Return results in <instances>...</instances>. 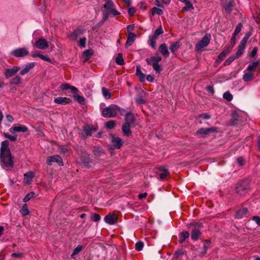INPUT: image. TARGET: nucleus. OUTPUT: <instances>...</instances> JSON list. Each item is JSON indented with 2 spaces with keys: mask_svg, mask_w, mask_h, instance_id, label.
Wrapping results in <instances>:
<instances>
[{
  "mask_svg": "<svg viewBox=\"0 0 260 260\" xmlns=\"http://www.w3.org/2000/svg\"><path fill=\"white\" fill-rule=\"evenodd\" d=\"M238 163L241 166H244L245 164V160L242 157H239L237 158Z\"/></svg>",
  "mask_w": 260,
  "mask_h": 260,
  "instance_id": "nucleus-61",
  "label": "nucleus"
},
{
  "mask_svg": "<svg viewBox=\"0 0 260 260\" xmlns=\"http://www.w3.org/2000/svg\"><path fill=\"white\" fill-rule=\"evenodd\" d=\"M206 90L209 92H210V93H211L212 94H213L214 93V88L212 86H211V85H208L206 87Z\"/></svg>",
  "mask_w": 260,
  "mask_h": 260,
  "instance_id": "nucleus-63",
  "label": "nucleus"
},
{
  "mask_svg": "<svg viewBox=\"0 0 260 260\" xmlns=\"http://www.w3.org/2000/svg\"><path fill=\"white\" fill-rule=\"evenodd\" d=\"M136 119L131 112H128L125 114L124 122L122 124L121 129L124 136H129L132 135L131 128L137 125Z\"/></svg>",
  "mask_w": 260,
  "mask_h": 260,
  "instance_id": "nucleus-2",
  "label": "nucleus"
},
{
  "mask_svg": "<svg viewBox=\"0 0 260 260\" xmlns=\"http://www.w3.org/2000/svg\"><path fill=\"white\" fill-rule=\"evenodd\" d=\"M3 135L6 138L10 139L11 141H15L17 139V135L11 136L7 133H4Z\"/></svg>",
  "mask_w": 260,
  "mask_h": 260,
  "instance_id": "nucleus-49",
  "label": "nucleus"
},
{
  "mask_svg": "<svg viewBox=\"0 0 260 260\" xmlns=\"http://www.w3.org/2000/svg\"><path fill=\"white\" fill-rule=\"evenodd\" d=\"M161 60L162 57L158 54L151 56L150 58H147L145 59L147 64L152 66L154 70L157 73L162 70V68L158 63Z\"/></svg>",
  "mask_w": 260,
  "mask_h": 260,
  "instance_id": "nucleus-4",
  "label": "nucleus"
},
{
  "mask_svg": "<svg viewBox=\"0 0 260 260\" xmlns=\"http://www.w3.org/2000/svg\"><path fill=\"white\" fill-rule=\"evenodd\" d=\"M20 67L18 66H14L11 69H6L4 71V75L6 78L9 79L13 76L20 70Z\"/></svg>",
  "mask_w": 260,
  "mask_h": 260,
  "instance_id": "nucleus-14",
  "label": "nucleus"
},
{
  "mask_svg": "<svg viewBox=\"0 0 260 260\" xmlns=\"http://www.w3.org/2000/svg\"><path fill=\"white\" fill-rule=\"evenodd\" d=\"M20 212L21 213L22 216H25L29 214V211L27 208V205L26 204L23 205L22 208L20 210Z\"/></svg>",
  "mask_w": 260,
  "mask_h": 260,
  "instance_id": "nucleus-38",
  "label": "nucleus"
},
{
  "mask_svg": "<svg viewBox=\"0 0 260 260\" xmlns=\"http://www.w3.org/2000/svg\"><path fill=\"white\" fill-rule=\"evenodd\" d=\"M155 40V39L151 38L150 37H149L148 44L154 49H156Z\"/></svg>",
  "mask_w": 260,
  "mask_h": 260,
  "instance_id": "nucleus-51",
  "label": "nucleus"
},
{
  "mask_svg": "<svg viewBox=\"0 0 260 260\" xmlns=\"http://www.w3.org/2000/svg\"><path fill=\"white\" fill-rule=\"evenodd\" d=\"M28 130V128L24 125L21 124H15L10 129V132L12 131L15 132H23L25 133L27 132Z\"/></svg>",
  "mask_w": 260,
  "mask_h": 260,
  "instance_id": "nucleus-18",
  "label": "nucleus"
},
{
  "mask_svg": "<svg viewBox=\"0 0 260 260\" xmlns=\"http://www.w3.org/2000/svg\"><path fill=\"white\" fill-rule=\"evenodd\" d=\"M83 246L82 245H78L73 250V252L71 255V257L73 258H75V256L81 251L82 250Z\"/></svg>",
  "mask_w": 260,
  "mask_h": 260,
  "instance_id": "nucleus-42",
  "label": "nucleus"
},
{
  "mask_svg": "<svg viewBox=\"0 0 260 260\" xmlns=\"http://www.w3.org/2000/svg\"><path fill=\"white\" fill-rule=\"evenodd\" d=\"M253 77L254 74L250 71H248V72L243 75V79L244 81L248 82L252 80L253 78Z\"/></svg>",
  "mask_w": 260,
  "mask_h": 260,
  "instance_id": "nucleus-34",
  "label": "nucleus"
},
{
  "mask_svg": "<svg viewBox=\"0 0 260 260\" xmlns=\"http://www.w3.org/2000/svg\"><path fill=\"white\" fill-rule=\"evenodd\" d=\"M104 220L107 223L113 225L117 223V218L114 214L110 213L104 217Z\"/></svg>",
  "mask_w": 260,
  "mask_h": 260,
  "instance_id": "nucleus-16",
  "label": "nucleus"
},
{
  "mask_svg": "<svg viewBox=\"0 0 260 260\" xmlns=\"http://www.w3.org/2000/svg\"><path fill=\"white\" fill-rule=\"evenodd\" d=\"M202 233L200 230L197 228H194L191 232V238L193 241H197L200 236Z\"/></svg>",
  "mask_w": 260,
  "mask_h": 260,
  "instance_id": "nucleus-21",
  "label": "nucleus"
},
{
  "mask_svg": "<svg viewBox=\"0 0 260 260\" xmlns=\"http://www.w3.org/2000/svg\"><path fill=\"white\" fill-rule=\"evenodd\" d=\"M111 143L112 149H119L121 148L123 144L122 139L118 137H116L113 134L111 135Z\"/></svg>",
  "mask_w": 260,
  "mask_h": 260,
  "instance_id": "nucleus-13",
  "label": "nucleus"
},
{
  "mask_svg": "<svg viewBox=\"0 0 260 260\" xmlns=\"http://www.w3.org/2000/svg\"><path fill=\"white\" fill-rule=\"evenodd\" d=\"M151 13L152 15H154L155 14L158 15H161L162 14H163L162 10L156 7H153L152 8Z\"/></svg>",
  "mask_w": 260,
  "mask_h": 260,
  "instance_id": "nucleus-43",
  "label": "nucleus"
},
{
  "mask_svg": "<svg viewBox=\"0 0 260 260\" xmlns=\"http://www.w3.org/2000/svg\"><path fill=\"white\" fill-rule=\"evenodd\" d=\"M158 50L166 58L169 56L170 53L165 43L161 44L158 48Z\"/></svg>",
  "mask_w": 260,
  "mask_h": 260,
  "instance_id": "nucleus-22",
  "label": "nucleus"
},
{
  "mask_svg": "<svg viewBox=\"0 0 260 260\" xmlns=\"http://www.w3.org/2000/svg\"><path fill=\"white\" fill-rule=\"evenodd\" d=\"M248 212V209L246 208H243L238 210L236 213V217L237 218H242L244 217Z\"/></svg>",
  "mask_w": 260,
  "mask_h": 260,
  "instance_id": "nucleus-29",
  "label": "nucleus"
},
{
  "mask_svg": "<svg viewBox=\"0 0 260 260\" xmlns=\"http://www.w3.org/2000/svg\"><path fill=\"white\" fill-rule=\"evenodd\" d=\"M136 35L133 32H129L126 42L125 44V47L126 48L128 47L129 46H131L134 41L136 37Z\"/></svg>",
  "mask_w": 260,
  "mask_h": 260,
  "instance_id": "nucleus-25",
  "label": "nucleus"
},
{
  "mask_svg": "<svg viewBox=\"0 0 260 260\" xmlns=\"http://www.w3.org/2000/svg\"><path fill=\"white\" fill-rule=\"evenodd\" d=\"M136 75L138 77L140 82H144L145 81L146 76L142 72L140 66H137L136 67Z\"/></svg>",
  "mask_w": 260,
  "mask_h": 260,
  "instance_id": "nucleus-26",
  "label": "nucleus"
},
{
  "mask_svg": "<svg viewBox=\"0 0 260 260\" xmlns=\"http://www.w3.org/2000/svg\"><path fill=\"white\" fill-rule=\"evenodd\" d=\"M242 26L243 25L242 23L238 24L233 33L234 36H237L241 31Z\"/></svg>",
  "mask_w": 260,
  "mask_h": 260,
  "instance_id": "nucleus-53",
  "label": "nucleus"
},
{
  "mask_svg": "<svg viewBox=\"0 0 260 260\" xmlns=\"http://www.w3.org/2000/svg\"><path fill=\"white\" fill-rule=\"evenodd\" d=\"M119 109V107L115 105H111L104 108L102 113L104 117L111 118L116 116Z\"/></svg>",
  "mask_w": 260,
  "mask_h": 260,
  "instance_id": "nucleus-5",
  "label": "nucleus"
},
{
  "mask_svg": "<svg viewBox=\"0 0 260 260\" xmlns=\"http://www.w3.org/2000/svg\"><path fill=\"white\" fill-rule=\"evenodd\" d=\"M110 14H111L110 12H109V11H105V12H103V21H106L108 20V18H109V15Z\"/></svg>",
  "mask_w": 260,
  "mask_h": 260,
  "instance_id": "nucleus-59",
  "label": "nucleus"
},
{
  "mask_svg": "<svg viewBox=\"0 0 260 260\" xmlns=\"http://www.w3.org/2000/svg\"><path fill=\"white\" fill-rule=\"evenodd\" d=\"M35 67V63L34 62H30L29 63H27L25 66V67L23 70H22L20 74L21 75H24L27 73L29 72V71Z\"/></svg>",
  "mask_w": 260,
  "mask_h": 260,
  "instance_id": "nucleus-28",
  "label": "nucleus"
},
{
  "mask_svg": "<svg viewBox=\"0 0 260 260\" xmlns=\"http://www.w3.org/2000/svg\"><path fill=\"white\" fill-rule=\"evenodd\" d=\"M24 180L27 183H29L31 181V180L34 177V173L32 172H29L24 174Z\"/></svg>",
  "mask_w": 260,
  "mask_h": 260,
  "instance_id": "nucleus-40",
  "label": "nucleus"
},
{
  "mask_svg": "<svg viewBox=\"0 0 260 260\" xmlns=\"http://www.w3.org/2000/svg\"><path fill=\"white\" fill-rule=\"evenodd\" d=\"M36 46L40 49H45L48 47V42L44 39H39L36 42Z\"/></svg>",
  "mask_w": 260,
  "mask_h": 260,
  "instance_id": "nucleus-17",
  "label": "nucleus"
},
{
  "mask_svg": "<svg viewBox=\"0 0 260 260\" xmlns=\"http://www.w3.org/2000/svg\"><path fill=\"white\" fill-rule=\"evenodd\" d=\"M184 3H185V6L183 8V10H191L193 9V7L190 2L187 0L186 2Z\"/></svg>",
  "mask_w": 260,
  "mask_h": 260,
  "instance_id": "nucleus-47",
  "label": "nucleus"
},
{
  "mask_svg": "<svg viewBox=\"0 0 260 260\" xmlns=\"http://www.w3.org/2000/svg\"><path fill=\"white\" fill-rule=\"evenodd\" d=\"M0 158L2 165L4 167H13V161L12 159L11 153L7 151L2 155L0 154Z\"/></svg>",
  "mask_w": 260,
  "mask_h": 260,
  "instance_id": "nucleus-6",
  "label": "nucleus"
},
{
  "mask_svg": "<svg viewBox=\"0 0 260 260\" xmlns=\"http://www.w3.org/2000/svg\"><path fill=\"white\" fill-rule=\"evenodd\" d=\"M248 71L252 72L257 71L260 72V61L257 60L253 61L251 64H249L247 68Z\"/></svg>",
  "mask_w": 260,
  "mask_h": 260,
  "instance_id": "nucleus-19",
  "label": "nucleus"
},
{
  "mask_svg": "<svg viewBox=\"0 0 260 260\" xmlns=\"http://www.w3.org/2000/svg\"><path fill=\"white\" fill-rule=\"evenodd\" d=\"M204 245L202 250L199 253V256L201 257H203L207 253L208 248L211 247V241L210 240H205L203 241Z\"/></svg>",
  "mask_w": 260,
  "mask_h": 260,
  "instance_id": "nucleus-15",
  "label": "nucleus"
},
{
  "mask_svg": "<svg viewBox=\"0 0 260 260\" xmlns=\"http://www.w3.org/2000/svg\"><path fill=\"white\" fill-rule=\"evenodd\" d=\"M225 11L228 13L230 14L232 11V5L231 3L228 4L225 7Z\"/></svg>",
  "mask_w": 260,
  "mask_h": 260,
  "instance_id": "nucleus-58",
  "label": "nucleus"
},
{
  "mask_svg": "<svg viewBox=\"0 0 260 260\" xmlns=\"http://www.w3.org/2000/svg\"><path fill=\"white\" fill-rule=\"evenodd\" d=\"M211 39V35L210 34H206L200 41L195 46L196 50L197 51H199L201 50L202 48L206 47L210 43V41Z\"/></svg>",
  "mask_w": 260,
  "mask_h": 260,
  "instance_id": "nucleus-9",
  "label": "nucleus"
},
{
  "mask_svg": "<svg viewBox=\"0 0 260 260\" xmlns=\"http://www.w3.org/2000/svg\"><path fill=\"white\" fill-rule=\"evenodd\" d=\"M7 151L11 152L9 148V142L7 140H5L3 141L1 143L0 154L3 155V153H6Z\"/></svg>",
  "mask_w": 260,
  "mask_h": 260,
  "instance_id": "nucleus-24",
  "label": "nucleus"
},
{
  "mask_svg": "<svg viewBox=\"0 0 260 260\" xmlns=\"http://www.w3.org/2000/svg\"><path fill=\"white\" fill-rule=\"evenodd\" d=\"M35 195V193L34 192H30L28 193L26 196L23 198V201L24 202H27L29 201Z\"/></svg>",
  "mask_w": 260,
  "mask_h": 260,
  "instance_id": "nucleus-50",
  "label": "nucleus"
},
{
  "mask_svg": "<svg viewBox=\"0 0 260 260\" xmlns=\"http://www.w3.org/2000/svg\"><path fill=\"white\" fill-rule=\"evenodd\" d=\"M217 131V128L216 127L201 128L197 131L196 135L200 138H205L209 134L216 132Z\"/></svg>",
  "mask_w": 260,
  "mask_h": 260,
  "instance_id": "nucleus-8",
  "label": "nucleus"
},
{
  "mask_svg": "<svg viewBox=\"0 0 260 260\" xmlns=\"http://www.w3.org/2000/svg\"><path fill=\"white\" fill-rule=\"evenodd\" d=\"M144 247V243L141 241L137 242L135 244V249L138 251H141L142 250Z\"/></svg>",
  "mask_w": 260,
  "mask_h": 260,
  "instance_id": "nucleus-55",
  "label": "nucleus"
},
{
  "mask_svg": "<svg viewBox=\"0 0 260 260\" xmlns=\"http://www.w3.org/2000/svg\"><path fill=\"white\" fill-rule=\"evenodd\" d=\"M170 173L169 171L162 172L158 173V175L159 176V178L160 179L162 180L166 178L167 176H170Z\"/></svg>",
  "mask_w": 260,
  "mask_h": 260,
  "instance_id": "nucleus-52",
  "label": "nucleus"
},
{
  "mask_svg": "<svg viewBox=\"0 0 260 260\" xmlns=\"http://www.w3.org/2000/svg\"><path fill=\"white\" fill-rule=\"evenodd\" d=\"M188 226H194V228H197L200 229L203 227V223L199 222H192L188 224Z\"/></svg>",
  "mask_w": 260,
  "mask_h": 260,
  "instance_id": "nucleus-48",
  "label": "nucleus"
},
{
  "mask_svg": "<svg viewBox=\"0 0 260 260\" xmlns=\"http://www.w3.org/2000/svg\"><path fill=\"white\" fill-rule=\"evenodd\" d=\"M189 236V233L187 231H184L181 232L179 235V242L181 244L185 240L188 238Z\"/></svg>",
  "mask_w": 260,
  "mask_h": 260,
  "instance_id": "nucleus-33",
  "label": "nucleus"
},
{
  "mask_svg": "<svg viewBox=\"0 0 260 260\" xmlns=\"http://www.w3.org/2000/svg\"><path fill=\"white\" fill-rule=\"evenodd\" d=\"M53 162L57 163L59 166H63L62 159L58 155L49 156L47 158L46 163L48 166H52Z\"/></svg>",
  "mask_w": 260,
  "mask_h": 260,
  "instance_id": "nucleus-11",
  "label": "nucleus"
},
{
  "mask_svg": "<svg viewBox=\"0 0 260 260\" xmlns=\"http://www.w3.org/2000/svg\"><path fill=\"white\" fill-rule=\"evenodd\" d=\"M136 12V9L134 7L129 8L128 9V13L130 16H133Z\"/></svg>",
  "mask_w": 260,
  "mask_h": 260,
  "instance_id": "nucleus-64",
  "label": "nucleus"
},
{
  "mask_svg": "<svg viewBox=\"0 0 260 260\" xmlns=\"http://www.w3.org/2000/svg\"><path fill=\"white\" fill-rule=\"evenodd\" d=\"M60 89L61 90H66L67 89H71L73 94H76L78 92V89L73 86L70 85L68 83L62 84L60 86Z\"/></svg>",
  "mask_w": 260,
  "mask_h": 260,
  "instance_id": "nucleus-27",
  "label": "nucleus"
},
{
  "mask_svg": "<svg viewBox=\"0 0 260 260\" xmlns=\"http://www.w3.org/2000/svg\"><path fill=\"white\" fill-rule=\"evenodd\" d=\"M180 46V42L179 41L172 43L170 46V50L171 52L174 54L178 50Z\"/></svg>",
  "mask_w": 260,
  "mask_h": 260,
  "instance_id": "nucleus-31",
  "label": "nucleus"
},
{
  "mask_svg": "<svg viewBox=\"0 0 260 260\" xmlns=\"http://www.w3.org/2000/svg\"><path fill=\"white\" fill-rule=\"evenodd\" d=\"M74 98L75 101L78 102L79 104L81 105H84L85 104V98L81 95H79L76 94H74Z\"/></svg>",
  "mask_w": 260,
  "mask_h": 260,
  "instance_id": "nucleus-37",
  "label": "nucleus"
},
{
  "mask_svg": "<svg viewBox=\"0 0 260 260\" xmlns=\"http://www.w3.org/2000/svg\"><path fill=\"white\" fill-rule=\"evenodd\" d=\"M104 7L106 11L110 12L113 16H115L120 14L115 9L114 4L112 0H105Z\"/></svg>",
  "mask_w": 260,
  "mask_h": 260,
  "instance_id": "nucleus-10",
  "label": "nucleus"
},
{
  "mask_svg": "<svg viewBox=\"0 0 260 260\" xmlns=\"http://www.w3.org/2000/svg\"><path fill=\"white\" fill-rule=\"evenodd\" d=\"M21 80L22 78L20 76L17 75L10 80L9 83L11 85H18L20 83Z\"/></svg>",
  "mask_w": 260,
  "mask_h": 260,
  "instance_id": "nucleus-32",
  "label": "nucleus"
},
{
  "mask_svg": "<svg viewBox=\"0 0 260 260\" xmlns=\"http://www.w3.org/2000/svg\"><path fill=\"white\" fill-rule=\"evenodd\" d=\"M184 251L181 249L175 251L174 253V257L176 258H178L180 256L184 254Z\"/></svg>",
  "mask_w": 260,
  "mask_h": 260,
  "instance_id": "nucleus-57",
  "label": "nucleus"
},
{
  "mask_svg": "<svg viewBox=\"0 0 260 260\" xmlns=\"http://www.w3.org/2000/svg\"><path fill=\"white\" fill-rule=\"evenodd\" d=\"M146 93L142 91L140 96H138L136 98V103L137 105H144L146 103V100L144 99L145 98Z\"/></svg>",
  "mask_w": 260,
  "mask_h": 260,
  "instance_id": "nucleus-30",
  "label": "nucleus"
},
{
  "mask_svg": "<svg viewBox=\"0 0 260 260\" xmlns=\"http://www.w3.org/2000/svg\"><path fill=\"white\" fill-rule=\"evenodd\" d=\"M81 164L84 167L90 168L93 165V161L90 157V155L86 152H82L80 155Z\"/></svg>",
  "mask_w": 260,
  "mask_h": 260,
  "instance_id": "nucleus-7",
  "label": "nucleus"
},
{
  "mask_svg": "<svg viewBox=\"0 0 260 260\" xmlns=\"http://www.w3.org/2000/svg\"><path fill=\"white\" fill-rule=\"evenodd\" d=\"M54 102L56 104L66 105L71 102V100L66 97H58L54 99Z\"/></svg>",
  "mask_w": 260,
  "mask_h": 260,
  "instance_id": "nucleus-20",
  "label": "nucleus"
},
{
  "mask_svg": "<svg viewBox=\"0 0 260 260\" xmlns=\"http://www.w3.org/2000/svg\"><path fill=\"white\" fill-rule=\"evenodd\" d=\"M251 35L252 33L250 31L247 32L246 34L238 47V50L236 53L229 57L224 62V65L225 66L230 65L235 59L239 58L243 54L246 43Z\"/></svg>",
  "mask_w": 260,
  "mask_h": 260,
  "instance_id": "nucleus-1",
  "label": "nucleus"
},
{
  "mask_svg": "<svg viewBox=\"0 0 260 260\" xmlns=\"http://www.w3.org/2000/svg\"><path fill=\"white\" fill-rule=\"evenodd\" d=\"M116 125V122L114 120H109L107 121L105 124V127L107 129H112Z\"/></svg>",
  "mask_w": 260,
  "mask_h": 260,
  "instance_id": "nucleus-41",
  "label": "nucleus"
},
{
  "mask_svg": "<svg viewBox=\"0 0 260 260\" xmlns=\"http://www.w3.org/2000/svg\"><path fill=\"white\" fill-rule=\"evenodd\" d=\"M92 55V50L87 49L85 50L83 52V56L86 58L87 59H88L91 57V56Z\"/></svg>",
  "mask_w": 260,
  "mask_h": 260,
  "instance_id": "nucleus-54",
  "label": "nucleus"
},
{
  "mask_svg": "<svg viewBox=\"0 0 260 260\" xmlns=\"http://www.w3.org/2000/svg\"><path fill=\"white\" fill-rule=\"evenodd\" d=\"M236 192L240 196H244L250 190V182L247 179H242L238 182L235 186Z\"/></svg>",
  "mask_w": 260,
  "mask_h": 260,
  "instance_id": "nucleus-3",
  "label": "nucleus"
},
{
  "mask_svg": "<svg viewBox=\"0 0 260 260\" xmlns=\"http://www.w3.org/2000/svg\"><path fill=\"white\" fill-rule=\"evenodd\" d=\"M229 52V51L228 49L224 50L218 55V59L220 61L222 60Z\"/></svg>",
  "mask_w": 260,
  "mask_h": 260,
  "instance_id": "nucleus-46",
  "label": "nucleus"
},
{
  "mask_svg": "<svg viewBox=\"0 0 260 260\" xmlns=\"http://www.w3.org/2000/svg\"><path fill=\"white\" fill-rule=\"evenodd\" d=\"M223 98L228 102H230L233 100V95L229 91H226L223 94Z\"/></svg>",
  "mask_w": 260,
  "mask_h": 260,
  "instance_id": "nucleus-45",
  "label": "nucleus"
},
{
  "mask_svg": "<svg viewBox=\"0 0 260 260\" xmlns=\"http://www.w3.org/2000/svg\"><path fill=\"white\" fill-rule=\"evenodd\" d=\"M83 32V31L81 29H76L70 35V37L72 39H76L79 36L82 35Z\"/></svg>",
  "mask_w": 260,
  "mask_h": 260,
  "instance_id": "nucleus-36",
  "label": "nucleus"
},
{
  "mask_svg": "<svg viewBox=\"0 0 260 260\" xmlns=\"http://www.w3.org/2000/svg\"><path fill=\"white\" fill-rule=\"evenodd\" d=\"M92 219L94 221L97 222L100 221L101 219V216L99 214L94 213L92 216Z\"/></svg>",
  "mask_w": 260,
  "mask_h": 260,
  "instance_id": "nucleus-60",
  "label": "nucleus"
},
{
  "mask_svg": "<svg viewBox=\"0 0 260 260\" xmlns=\"http://www.w3.org/2000/svg\"><path fill=\"white\" fill-rule=\"evenodd\" d=\"M102 90L103 94L105 99H110L111 93L109 92V91L108 89H107V88H106L105 87H103L102 88Z\"/></svg>",
  "mask_w": 260,
  "mask_h": 260,
  "instance_id": "nucleus-44",
  "label": "nucleus"
},
{
  "mask_svg": "<svg viewBox=\"0 0 260 260\" xmlns=\"http://www.w3.org/2000/svg\"><path fill=\"white\" fill-rule=\"evenodd\" d=\"M115 62L118 65H123L124 64V61L123 59L122 54L119 53L118 54L116 58Z\"/></svg>",
  "mask_w": 260,
  "mask_h": 260,
  "instance_id": "nucleus-39",
  "label": "nucleus"
},
{
  "mask_svg": "<svg viewBox=\"0 0 260 260\" xmlns=\"http://www.w3.org/2000/svg\"><path fill=\"white\" fill-rule=\"evenodd\" d=\"M92 151L95 158H99L102 154L105 153L103 149L99 146L94 147Z\"/></svg>",
  "mask_w": 260,
  "mask_h": 260,
  "instance_id": "nucleus-23",
  "label": "nucleus"
},
{
  "mask_svg": "<svg viewBox=\"0 0 260 260\" xmlns=\"http://www.w3.org/2000/svg\"><path fill=\"white\" fill-rule=\"evenodd\" d=\"M86 38H83L80 39L79 41V46L81 48H85L86 47Z\"/></svg>",
  "mask_w": 260,
  "mask_h": 260,
  "instance_id": "nucleus-56",
  "label": "nucleus"
},
{
  "mask_svg": "<svg viewBox=\"0 0 260 260\" xmlns=\"http://www.w3.org/2000/svg\"><path fill=\"white\" fill-rule=\"evenodd\" d=\"M164 32V30L161 27V26H160L158 28L156 29L155 31H154V34L152 35L149 36L151 38H153L155 40H156L158 36L161 34H162Z\"/></svg>",
  "mask_w": 260,
  "mask_h": 260,
  "instance_id": "nucleus-35",
  "label": "nucleus"
},
{
  "mask_svg": "<svg viewBox=\"0 0 260 260\" xmlns=\"http://www.w3.org/2000/svg\"><path fill=\"white\" fill-rule=\"evenodd\" d=\"M29 53L25 48H19L15 49L10 52V55L16 57H23Z\"/></svg>",
  "mask_w": 260,
  "mask_h": 260,
  "instance_id": "nucleus-12",
  "label": "nucleus"
},
{
  "mask_svg": "<svg viewBox=\"0 0 260 260\" xmlns=\"http://www.w3.org/2000/svg\"><path fill=\"white\" fill-rule=\"evenodd\" d=\"M252 220L254 221L256 224L260 226V217L258 216H254L252 217Z\"/></svg>",
  "mask_w": 260,
  "mask_h": 260,
  "instance_id": "nucleus-62",
  "label": "nucleus"
}]
</instances>
